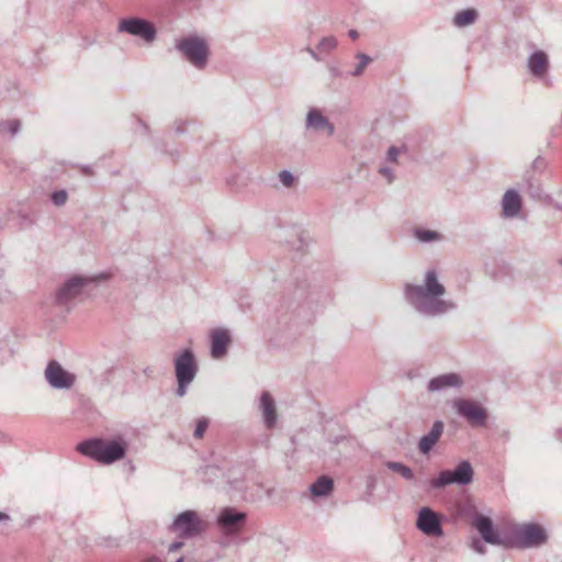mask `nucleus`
I'll return each mask as SVG.
<instances>
[{"label": "nucleus", "instance_id": "obj_39", "mask_svg": "<svg viewBox=\"0 0 562 562\" xmlns=\"http://www.w3.org/2000/svg\"><path fill=\"white\" fill-rule=\"evenodd\" d=\"M182 547H183L182 541H173L172 543H170L168 551L176 552V551L180 550Z\"/></svg>", "mask_w": 562, "mask_h": 562}, {"label": "nucleus", "instance_id": "obj_21", "mask_svg": "<svg viewBox=\"0 0 562 562\" xmlns=\"http://www.w3.org/2000/svg\"><path fill=\"white\" fill-rule=\"evenodd\" d=\"M445 425L436 420L428 434L424 435L418 442V450L422 454H428L443 434Z\"/></svg>", "mask_w": 562, "mask_h": 562}, {"label": "nucleus", "instance_id": "obj_11", "mask_svg": "<svg viewBox=\"0 0 562 562\" xmlns=\"http://www.w3.org/2000/svg\"><path fill=\"white\" fill-rule=\"evenodd\" d=\"M44 375L48 385L55 390H70L76 382V375L65 370L56 360L47 363Z\"/></svg>", "mask_w": 562, "mask_h": 562}, {"label": "nucleus", "instance_id": "obj_6", "mask_svg": "<svg viewBox=\"0 0 562 562\" xmlns=\"http://www.w3.org/2000/svg\"><path fill=\"white\" fill-rule=\"evenodd\" d=\"M547 540V531L539 524H521L516 526L512 531V546L516 548H538L544 544Z\"/></svg>", "mask_w": 562, "mask_h": 562}, {"label": "nucleus", "instance_id": "obj_22", "mask_svg": "<svg viewBox=\"0 0 562 562\" xmlns=\"http://www.w3.org/2000/svg\"><path fill=\"white\" fill-rule=\"evenodd\" d=\"M522 186L529 196L533 200H542L544 198V191L541 184L540 176L526 171L522 178Z\"/></svg>", "mask_w": 562, "mask_h": 562}, {"label": "nucleus", "instance_id": "obj_31", "mask_svg": "<svg viewBox=\"0 0 562 562\" xmlns=\"http://www.w3.org/2000/svg\"><path fill=\"white\" fill-rule=\"evenodd\" d=\"M14 350L8 339H0V366L13 357Z\"/></svg>", "mask_w": 562, "mask_h": 562}, {"label": "nucleus", "instance_id": "obj_38", "mask_svg": "<svg viewBox=\"0 0 562 562\" xmlns=\"http://www.w3.org/2000/svg\"><path fill=\"white\" fill-rule=\"evenodd\" d=\"M328 71L331 79L344 77V72L335 65H328Z\"/></svg>", "mask_w": 562, "mask_h": 562}, {"label": "nucleus", "instance_id": "obj_27", "mask_svg": "<svg viewBox=\"0 0 562 562\" xmlns=\"http://www.w3.org/2000/svg\"><path fill=\"white\" fill-rule=\"evenodd\" d=\"M21 130L19 120L0 121V137L13 138Z\"/></svg>", "mask_w": 562, "mask_h": 562}, {"label": "nucleus", "instance_id": "obj_7", "mask_svg": "<svg viewBox=\"0 0 562 562\" xmlns=\"http://www.w3.org/2000/svg\"><path fill=\"white\" fill-rule=\"evenodd\" d=\"M474 477V471L471 463L463 460L458 463L453 470H442L439 474L429 481L434 490H441L448 485H469Z\"/></svg>", "mask_w": 562, "mask_h": 562}, {"label": "nucleus", "instance_id": "obj_28", "mask_svg": "<svg viewBox=\"0 0 562 562\" xmlns=\"http://www.w3.org/2000/svg\"><path fill=\"white\" fill-rule=\"evenodd\" d=\"M385 465H386L387 469H390L393 472L398 473L400 475H402L407 481H414L415 480V475H414L413 470L409 467H407L406 464H404V463L395 462V461H387L385 463Z\"/></svg>", "mask_w": 562, "mask_h": 562}, {"label": "nucleus", "instance_id": "obj_26", "mask_svg": "<svg viewBox=\"0 0 562 562\" xmlns=\"http://www.w3.org/2000/svg\"><path fill=\"white\" fill-rule=\"evenodd\" d=\"M477 19V12L474 9L462 10L453 16V25L464 27L473 24Z\"/></svg>", "mask_w": 562, "mask_h": 562}, {"label": "nucleus", "instance_id": "obj_43", "mask_svg": "<svg viewBox=\"0 0 562 562\" xmlns=\"http://www.w3.org/2000/svg\"><path fill=\"white\" fill-rule=\"evenodd\" d=\"M272 494H273V488H267V491H266V495H267L268 497H271V496H272Z\"/></svg>", "mask_w": 562, "mask_h": 562}, {"label": "nucleus", "instance_id": "obj_5", "mask_svg": "<svg viewBox=\"0 0 562 562\" xmlns=\"http://www.w3.org/2000/svg\"><path fill=\"white\" fill-rule=\"evenodd\" d=\"M206 521L199 513L188 509L175 517L169 526V531L182 539H191L203 533L206 530Z\"/></svg>", "mask_w": 562, "mask_h": 562}, {"label": "nucleus", "instance_id": "obj_19", "mask_svg": "<svg viewBox=\"0 0 562 562\" xmlns=\"http://www.w3.org/2000/svg\"><path fill=\"white\" fill-rule=\"evenodd\" d=\"M232 342L231 331L227 328H215L211 331V356L213 359H222L227 355Z\"/></svg>", "mask_w": 562, "mask_h": 562}, {"label": "nucleus", "instance_id": "obj_47", "mask_svg": "<svg viewBox=\"0 0 562 562\" xmlns=\"http://www.w3.org/2000/svg\"><path fill=\"white\" fill-rule=\"evenodd\" d=\"M131 470L134 471L135 470V467L134 464L131 463Z\"/></svg>", "mask_w": 562, "mask_h": 562}, {"label": "nucleus", "instance_id": "obj_14", "mask_svg": "<svg viewBox=\"0 0 562 562\" xmlns=\"http://www.w3.org/2000/svg\"><path fill=\"white\" fill-rule=\"evenodd\" d=\"M305 130L327 137L335 134V125L317 108H311L307 111Z\"/></svg>", "mask_w": 562, "mask_h": 562}, {"label": "nucleus", "instance_id": "obj_37", "mask_svg": "<svg viewBox=\"0 0 562 562\" xmlns=\"http://www.w3.org/2000/svg\"><path fill=\"white\" fill-rule=\"evenodd\" d=\"M471 548H472L475 552H477V553H480V554H485V552H486V548L484 547V544L482 543V541H481V540H479V539H473V541H472V543H471Z\"/></svg>", "mask_w": 562, "mask_h": 562}, {"label": "nucleus", "instance_id": "obj_44", "mask_svg": "<svg viewBox=\"0 0 562 562\" xmlns=\"http://www.w3.org/2000/svg\"><path fill=\"white\" fill-rule=\"evenodd\" d=\"M9 516L7 514L0 513V520H7Z\"/></svg>", "mask_w": 562, "mask_h": 562}, {"label": "nucleus", "instance_id": "obj_46", "mask_svg": "<svg viewBox=\"0 0 562 562\" xmlns=\"http://www.w3.org/2000/svg\"><path fill=\"white\" fill-rule=\"evenodd\" d=\"M176 562H184V559L180 557Z\"/></svg>", "mask_w": 562, "mask_h": 562}, {"label": "nucleus", "instance_id": "obj_36", "mask_svg": "<svg viewBox=\"0 0 562 562\" xmlns=\"http://www.w3.org/2000/svg\"><path fill=\"white\" fill-rule=\"evenodd\" d=\"M209 425V418L201 417L200 419H198L193 436L198 439H201L204 436V432L206 431Z\"/></svg>", "mask_w": 562, "mask_h": 562}, {"label": "nucleus", "instance_id": "obj_45", "mask_svg": "<svg viewBox=\"0 0 562 562\" xmlns=\"http://www.w3.org/2000/svg\"><path fill=\"white\" fill-rule=\"evenodd\" d=\"M555 209H558V210H561V211H562V204H561V203H557V204H555Z\"/></svg>", "mask_w": 562, "mask_h": 562}, {"label": "nucleus", "instance_id": "obj_16", "mask_svg": "<svg viewBox=\"0 0 562 562\" xmlns=\"http://www.w3.org/2000/svg\"><path fill=\"white\" fill-rule=\"evenodd\" d=\"M472 526L480 532L485 542L496 546L503 544V540L494 528L493 521L490 517L476 514L473 517Z\"/></svg>", "mask_w": 562, "mask_h": 562}, {"label": "nucleus", "instance_id": "obj_2", "mask_svg": "<svg viewBox=\"0 0 562 562\" xmlns=\"http://www.w3.org/2000/svg\"><path fill=\"white\" fill-rule=\"evenodd\" d=\"M127 450L128 442L122 436L113 439L91 438L77 446L79 453L106 465L124 459Z\"/></svg>", "mask_w": 562, "mask_h": 562}, {"label": "nucleus", "instance_id": "obj_15", "mask_svg": "<svg viewBox=\"0 0 562 562\" xmlns=\"http://www.w3.org/2000/svg\"><path fill=\"white\" fill-rule=\"evenodd\" d=\"M501 216L504 220L518 218L522 212V198L516 189H507L501 199Z\"/></svg>", "mask_w": 562, "mask_h": 562}, {"label": "nucleus", "instance_id": "obj_23", "mask_svg": "<svg viewBox=\"0 0 562 562\" xmlns=\"http://www.w3.org/2000/svg\"><path fill=\"white\" fill-rule=\"evenodd\" d=\"M338 45V41L335 36H326L323 37L316 49L306 47V52L312 56L316 61L323 60L322 54H329L333 52Z\"/></svg>", "mask_w": 562, "mask_h": 562}, {"label": "nucleus", "instance_id": "obj_33", "mask_svg": "<svg viewBox=\"0 0 562 562\" xmlns=\"http://www.w3.org/2000/svg\"><path fill=\"white\" fill-rule=\"evenodd\" d=\"M393 165H389L386 162H382L378 169L379 175H381L389 184L393 183L395 180Z\"/></svg>", "mask_w": 562, "mask_h": 562}, {"label": "nucleus", "instance_id": "obj_34", "mask_svg": "<svg viewBox=\"0 0 562 562\" xmlns=\"http://www.w3.org/2000/svg\"><path fill=\"white\" fill-rule=\"evenodd\" d=\"M50 201L55 206H64L68 201V192L64 189L54 191L50 194Z\"/></svg>", "mask_w": 562, "mask_h": 562}, {"label": "nucleus", "instance_id": "obj_29", "mask_svg": "<svg viewBox=\"0 0 562 562\" xmlns=\"http://www.w3.org/2000/svg\"><path fill=\"white\" fill-rule=\"evenodd\" d=\"M356 58L359 60V63L356 65L355 69L347 75L351 77H361L368 65L372 61V58L364 53H358Z\"/></svg>", "mask_w": 562, "mask_h": 562}, {"label": "nucleus", "instance_id": "obj_3", "mask_svg": "<svg viewBox=\"0 0 562 562\" xmlns=\"http://www.w3.org/2000/svg\"><path fill=\"white\" fill-rule=\"evenodd\" d=\"M109 278L105 273L95 276H80L74 274L66 279L55 291L54 301L58 306L65 307L66 310L72 308L87 289L99 281L106 280Z\"/></svg>", "mask_w": 562, "mask_h": 562}, {"label": "nucleus", "instance_id": "obj_20", "mask_svg": "<svg viewBox=\"0 0 562 562\" xmlns=\"http://www.w3.org/2000/svg\"><path fill=\"white\" fill-rule=\"evenodd\" d=\"M527 67L535 78L543 79L546 85H550V80L546 78L549 69V59L544 52H533L527 59Z\"/></svg>", "mask_w": 562, "mask_h": 562}, {"label": "nucleus", "instance_id": "obj_24", "mask_svg": "<svg viewBox=\"0 0 562 562\" xmlns=\"http://www.w3.org/2000/svg\"><path fill=\"white\" fill-rule=\"evenodd\" d=\"M333 480L326 475H322L310 486V491L314 496L322 497L328 495L333 491Z\"/></svg>", "mask_w": 562, "mask_h": 562}, {"label": "nucleus", "instance_id": "obj_12", "mask_svg": "<svg viewBox=\"0 0 562 562\" xmlns=\"http://www.w3.org/2000/svg\"><path fill=\"white\" fill-rule=\"evenodd\" d=\"M452 406L459 416L465 418L472 425L485 426L487 413L479 403L471 400L457 398L453 401Z\"/></svg>", "mask_w": 562, "mask_h": 562}, {"label": "nucleus", "instance_id": "obj_17", "mask_svg": "<svg viewBox=\"0 0 562 562\" xmlns=\"http://www.w3.org/2000/svg\"><path fill=\"white\" fill-rule=\"evenodd\" d=\"M258 409L261 414L265 427L267 429H273L278 423V412L276 401L268 391L261 393Z\"/></svg>", "mask_w": 562, "mask_h": 562}, {"label": "nucleus", "instance_id": "obj_4", "mask_svg": "<svg viewBox=\"0 0 562 562\" xmlns=\"http://www.w3.org/2000/svg\"><path fill=\"white\" fill-rule=\"evenodd\" d=\"M173 364L177 380L176 394L183 397L198 374L199 366L193 351L189 348L175 357Z\"/></svg>", "mask_w": 562, "mask_h": 562}, {"label": "nucleus", "instance_id": "obj_18", "mask_svg": "<svg viewBox=\"0 0 562 562\" xmlns=\"http://www.w3.org/2000/svg\"><path fill=\"white\" fill-rule=\"evenodd\" d=\"M464 384L463 378L456 372L443 373L429 380L428 392H441L448 389L460 390Z\"/></svg>", "mask_w": 562, "mask_h": 562}, {"label": "nucleus", "instance_id": "obj_41", "mask_svg": "<svg viewBox=\"0 0 562 562\" xmlns=\"http://www.w3.org/2000/svg\"><path fill=\"white\" fill-rule=\"evenodd\" d=\"M184 124H186L184 122H177L176 126H175L176 133H178V134L183 133L184 132V127H183Z\"/></svg>", "mask_w": 562, "mask_h": 562}, {"label": "nucleus", "instance_id": "obj_9", "mask_svg": "<svg viewBox=\"0 0 562 562\" xmlns=\"http://www.w3.org/2000/svg\"><path fill=\"white\" fill-rule=\"evenodd\" d=\"M117 32L139 37L148 44L153 43L157 36L155 24L138 16L121 19L117 24Z\"/></svg>", "mask_w": 562, "mask_h": 562}, {"label": "nucleus", "instance_id": "obj_40", "mask_svg": "<svg viewBox=\"0 0 562 562\" xmlns=\"http://www.w3.org/2000/svg\"><path fill=\"white\" fill-rule=\"evenodd\" d=\"M80 170L85 176H93L94 175L93 168L89 165L80 166Z\"/></svg>", "mask_w": 562, "mask_h": 562}, {"label": "nucleus", "instance_id": "obj_32", "mask_svg": "<svg viewBox=\"0 0 562 562\" xmlns=\"http://www.w3.org/2000/svg\"><path fill=\"white\" fill-rule=\"evenodd\" d=\"M547 167H548L547 160L543 157L538 156L537 158L533 159L530 168L527 169L526 171H531V173L540 176L544 172Z\"/></svg>", "mask_w": 562, "mask_h": 562}, {"label": "nucleus", "instance_id": "obj_48", "mask_svg": "<svg viewBox=\"0 0 562 562\" xmlns=\"http://www.w3.org/2000/svg\"><path fill=\"white\" fill-rule=\"evenodd\" d=\"M147 562H156V561H155V560H149V561H147Z\"/></svg>", "mask_w": 562, "mask_h": 562}, {"label": "nucleus", "instance_id": "obj_25", "mask_svg": "<svg viewBox=\"0 0 562 562\" xmlns=\"http://www.w3.org/2000/svg\"><path fill=\"white\" fill-rule=\"evenodd\" d=\"M413 237L422 244H431L442 240V235L440 233L422 227L413 229Z\"/></svg>", "mask_w": 562, "mask_h": 562}, {"label": "nucleus", "instance_id": "obj_8", "mask_svg": "<svg viewBox=\"0 0 562 562\" xmlns=\"http://www.w3.org/2000/svg\"><path fill=\"white\" fill-rule=\"evenodd\" d=\"M176 48L196 69H204L209 59L206 42L199 36H188L179 40Z\"/></svg>", "mask_w": 562, "mask_h": 562}, {"label": "nucleus", "instance_id": "obj_10", "mask_svg": "<svg viewBox=\"0 0 562 562\" xmlns=\"http://www.w3.org/2000/svg\"><path fill=\"white\" fill-rule=\"evenodd\" d=\"M247 514L233 507L223 508L216 519L220 531L225 536L237 535L244 527Z\"/></svg>", "mask_w": 562, "mask_h": 562}, {"label": "nucleus", "instance_id": "obj_1", "mask_svg": "<svg viewBox=\"0 0 562 562\" xmlns=\"http://www.w3.org/2000/svg\"><path fill=\"white\" fill-rule=\"evenodd\" d=\"M447 290L436 269H427L420 283H405L403 295L406 303L424 317H439L457 308L452 300L443 296Z\"/></svg>", "mask_w": 562, "mask_h": 562}, {"label": "nucleus", "instance_id": "obj_35", "mask_svg": "<svg viewBox=\"0 0 562 562\" xmlns=\"http://www.w3.org/2000/svg\"><path fill=\"white\" fill-rule=\"evenodd\" d=\"M278 178L282 186L286 189H290L294 186L295 178L289 170H282L279 172Z\"/></svg>", "mask_w": 562, "mask_h": 562}, {"label": "nucleus", "instance_id": "obj_30", "mask_svg": "<svg viewBox=\"0 0 562 562\" xmlns=\"http://www.w3.org/2000/svg\"><path fill=\"white\" fill-rule=\"evenodd\" d=\"M405 153H406L405 146H402V147L391 146V147H389V149L386 151L384 162H386L389 165H397L400 155L405 154Z\"/></svg>", "mask_w": 562, "mask_h": 562}, {"label": "nucleus", "instance_id": "obj_13", "mask_svg": "<svg viewBox=\"0 0 562 562\" xmlns=\"http://www.w3.org/2000/svg\"><path fill=\"white\" fill-rule=\"evenodd\" d=\"M416 527L429 537H441L443 535L441 519L430 507L420 508L417 514Z\"/></svg>", "mask_w": 562, "mask_h": 562}, {"label": "nucleus", "instance_id": "obj_42", "mask_svg": "<svg viewBox=\"0 0 562 562\" xmlns=\"http://www.w3.org/2000/svg\"><path fill=\"white\" fill-rule=\"evenodd\" d=\"M348 35H349V37H350L351 40H357V38H358V36H359V33H358V31H356V30H350V31L348 32Z\"/></svg>", "mask_w": 562, "mask_h": 562}]
</instances>
